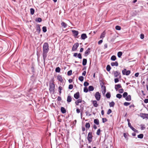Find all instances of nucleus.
Returning a JSON list of instances; mask_svg holds the SVG:
<instances>
[{"label":"nucleus","mask_w":148,"mask_h":148,"mask_svg":"<svg viewBox=\"0 0 148 148\" xmlns=\"http://www.w3.org/2000/svg\"><path fill=\"white\" fill-rule=\"evenodd\" d=\"M49 50V45L47 43H44L43 46V59L45 60L47 56V54Z\"/></svg>","instance_id":"f257e3e1"},{"label":"nucleus","mask_w":148,"mask_h":148,"mask_svg":"<svg viewBox=\"0 0 148 148\" xmlns=\"http://www.w3.org/2000/svg\"><path fill=\"white\" fill-rule=\"evenodd\" d=\"M92 133L91 132H89L87 138L89 143H90L92 141Z\"/></svg>","instance_id":"f03ea898"},{"label":"nucleus","mask_w":148,"mask_h":148,"mask_svg":"<svg viewBox=\"0 0 148 148\" xmlns=\"http://www.w3.org/2000/svg\"><path fill=\"white\" fill-rule=\"evenodd\" d=\"M55 86L53 84L50 85L49 90L51 93H53L54 91Z\"/></svg>","instance_id":"7ed1b4c3"},{"label":"nucleus","mask_w":148,"mask_h":148,"mask_svg":"<svg viewBox=\"0 0 148 148\" xmlns=\"http://www.w3.org/2000/svg\"><path fill=\"white\" fill-rule=\"evenodd\" d=\"M122 73L123 75H127L130 74V71H127L126 69H124L122 71Z\"/></svg>","instance_id":"20e7f679"},{"label":"nucleus","mask_w":148,"mask_h":148,"mask_svg":"<svg viewBox=\"0 0 148 148\" xmlns=\"http://www.w3.org/2000/svg\"><path fill=\"white\" fill-rule=\"evenodd\" d=\"M101 95L99 92H97L95 95V97L97 101H99L100 99Z\"/></svg>","instance_id":"39448f33"},{"label":"nucleus","mask_w":148,"mask_h":148,"mask_svg":"<svg viewBox=\"0 0 148 148\" xmlns=\"http://www.w3.org/2000/svg\"><path fill=\"white\" fill-rule=\"evenodd\" d=\"M79 46V44L78 43H76L73 46L72 50L73 51H75L76 50L77 48Z\"/></svg>","instance_id":"423d86ee"},{"label":"nucleus","mask_w":148,"mask_h":148,"mask_svg":"<svg viewBox=\"0 0 148 148\" xmlns=\"http://www.w3.org/2000/svg\"><path fill=\"white\" fill-rule=\"evenodd\" d=\"M140 116L143 119L147 118L148 119V114H146L141 113Z\"/></svg>","instance_id":"0eeeda50"},{"label":"nucleus","mask_w":148,"mask_h":148,"mask_svg":"<svg viewBox=\"0 0 148 148\" xmlns=\"http://www.w3.org/2000/svg\"><path fill=\"white\" fill-rule=\"evenodd\" d=\"M122 87L120 84L116 85L115 86V88L117 91L119 88H121Z\"/></svg>","instance_id":"6e6552de"},{"label":"nucleus","mask_w":148,"mask_h":148,"mask_svg":"<svg viewBox=\"0 0 148 148\" xmlns=\"http://www.w3.org/2000/svg\"><path fill=\"white\" fill-rule=\"evenodd\" d=\"M72 32L75 37H76L78 34V32L75 30H72Z\"/></svg>","instance_id":"1a4fd4ad"},{"label":"nucleus","mask_w":148,"mask_h":148,"mask_svg":"<svg viewBox=\"0 0 148 148\" xmlns=\"http://www.w3.org/2000/svg\"><path fill=\"white\" fill-rule=\"evenodd\" d=\"M79 92H77L75 93L74 95V97L76 99H78L79 98Z\"/></svg>","instance_id":"9d476101"},{"label":"nucleus","mask_w":148,"mask_h":148,"mask_svg":"<svg viewBox=\"0 0 148 148\" xmlns=\"http://www.w3.org/2000/svg\"><path fill=\"white\" fill-rule=\"evenodd\" d=\"M81 38L82 39L84 40L87 38V36L85 34H83L81 36Z\"/></svg>","instance_id":"9b49d317"},{"label":"nucleus","mask_w":148,"mask_h":148,"mask_svg":"<svg viewBox=\"0 0 148 148\" xmlns=\"http://www.w3.org/2000/svg\"><path fill=\"white\" fill-rule=\"evenodd\" d=\"M114 74L115 77H117L120 74V73L117 71H115L114 72Z\"/></svg>","instance_id":"f8f14e48"},{"label":"nucleus","mask_w":148,"mask_h":148,"mask_svg":"<svg viewBox=\"0 0 148 148\" xmlns=\"http://www.w3.org/2000/svg\"><path fill=\"white\" fill-rule=\"evenodd\" d=\"M92 101V103L93 105V106L94 107H97L98 106V104L97 103V101H95V100L93 101Z\"/></svg>","instance_id":"ddd939ff"},{"label":"nucleus","mask_w":148,"mask_h":148,"mask_svg":"<svg viewBox=\"0 0 148 148\" xmlns=\"http://www.w3.org/2000/svg\"><path fill=\"white\" fill-rule=\"evenodd\" d=\"M90 50V48H88V49L85 52V56H87L89 53Z\"/></svg>","instance_id":"4468645a"},{"label":"nucleus","mask_w":148,"mask_h":148,"mask_svg":"<svg viewBox=\"0 0 148 148\" xmlns=\"http://www.w3.org/2000/svg\"><path fill=\"white\" fill-rule=\"evenodd\" d=\"M57 79L61 82H62L63 80L62 77L61 75H59L57 76Z\"/></svg>","instance_id":"2eb2a0df"},{"label":"nucleus","mask_w":148,"mask_h":148,"mask_svg":"<svg viewBox=\"0 0 148 148\" xmlns=\"http://www.w3.org/2000/svg\"><path fill=\"white\" fill-rule=\"evenodd\" d=\"M111 64L112 66H117L118 65V63L117 62H112Z\"/></svg>","instance_id":"dca6fc26"},{"label":"nucleus","mask_w":148,"mask_h":148,"mask_svg":"<svg viewBox=\"0 0 148 148\" xmlns=\"http://www.w3.org/2000/svg\"><path fill=\"white\" fill-rule=\"evenodd\" d=\"M61 25L64 28L66 27L67 26V25L64 22L61 23Z\"/></svg>","instance_id":"f3484780"},{"label":"nucleus","mask_w":148,"mask_h":148,"mask_svg":"<svg viewBox=\"0 0 148 148\" xmlns=\"http://www.w3.org/2000/svg\"><path fill=\"white\" fill-rule=\"evenodd\" d=\"M125 99L127 101H130L131 100V97L130 95L127 96L125 98Z\"/></svg>","instance_id":"a211bd4d"},{"label":"nucleus","mask_w":148,"mask_h":148,"mask_svg":"<svg viewBox=\"0 0 148 148\" xmlns=\"http://www.w3.org/2000/svg\"><path fill=\"white\" fill-rule=\"evenodd\" d=\"M87 63V60L85 59H84L82 62V64L83 66L86 65Z\"/></svg>","instance_id":"6ab92c4d"},{"label":"nucleus","mask_w":148,"mask_h":148,"mask_svg":"<svg viewBox=\"0 0 148 148\" xmlns=\"http://www.w3.org/2000/svg\"><path fill=\"white\" fill-rule=\"evenodd\" d=\"M71 97L70 96H68L67 97V101L68 102H70L71 101Z\"/></svg>","instance_id":"aec40b11"},{"label":"nucleus","mask_w":148,"mask_h":148,"mask_svg":"<svg viewBox=\"0 0 148 148\" xmlns=\"http://www.w3.org/2000/svg\"><path fill=\"white\" fill-rule=\"evenodd\" d=\"M82 100L81 99H79L75 101V103L76 105H79V103H81L82 102Z\"/></svg>","instance_id":"412c9836"},{"label":"nucleus","mask_w":148,"mask_h":148,"mask_svg":"<svg viewBox=\"0 0 148 148\" xmlns=\"http://www.w3.org/2000/svg\"><path fill=\"white\" fill-rule=\"evenodd\" d=\"M106 33L105 32H103L101 34L100 36V38H103L105 36Z\"/></svg>","instance_id":"4be33fe9"},{"label":"nucleus","mask_w":148,"mask_h":148,"mask_svg":"<svg viewBox=\"0 0 148 148\" xmlns=\"http://www.w3.org/2000/svg\"><path fill=\"white\" fill-rule=\"evenodd\" d=\"M61 111L62 113H64L66 112L65 109L64 108L62 107L61 108Z\"/></svg>","instance_id":"5701e85b"},{"label":"nucleus","mask_w":148,"mask_h":148,"mask_svg":"<svg viewBox=\"0 0 148 148\" xmlns=\"http://www.w3.org/2000/svg\"><path fill=\"white\" fill-rule=\"evenodd\" d=\"M94 123L97 125L99 124V121L98 119H95L94 120Z\"/></svg>","instance_id":"b1692460"},{"label":"nucleus","mask_w":148,"mask_h":148,"mask_svg":"<svg viewBox=\"0 0 148 148\" xmlns=\"http://www.w3.org/2000/svg\"><path fill=\"white\" fill-rule=\"evenodd\" d=\"M88 89L89 91H92L94 90V88L92 86H89L88 87Z\"/></svg>","instance_id":"393cba45"},{"label":"nucleus","mask_w":148,"mask_h":148,"mask_svg":"<svg viewBox=\"0 0 148 148\" xmlns=\"http://www.w3.org/2000/svg\"><path fill=\"white\" fill-rule=\"evenodd\" d=\"M116 59V58L115 56H112L111 58V60L113 61L115 60Z\"/></svg>","instance_id":"a878e982"},{"label":"nucleus","mask_w":148,"mask_h":148,"mask_svg":"<svg viewBox=\"0 0 148 148\" xmlns=\"http://www.w3.org/2000/svg\"><path fill=\"white\" fill-rule=\"evenodd\" d=\"M114 105V102H110L109 103V106L110 107H113Z\"/></svg>","instance_id":"bb28decb"},{"label":"nucleus","mask_w":148,"mask_h":148,"mask_svg":"<svg viewBox=\"0 0 148 148\" xmlns=\"http://www.w3.org/2000/svg\"><path fill=\"white\" fill-rule=\"evenodd\" d=\"M111 69V67L109 65H108L106 67V70L108 71H109Z\"/></svg>","instance_id":"cd10ccee"},{"label":"nucleus","mask_w":148,"mask_h":148,"mask_svg":"<svg viewBox=\"0 0 148 148\" xmlns=\"http://www.w3.org/2000/svg\"><path fill=\"white\" fill-rule=\"evenodd\" d=\"M122 53L121 52H119L117 53V55L119 57H121V56L122 55Z\"/></svg>","instance_id":"c85d7f7f"},{"label":"nucleus","mask_w":148,"mask_h":148,"mask_svg":"<svg viewBox=\"0 0 148 148\" xmlns=\"http://www.w3.org/2000/svg\"><path fill=\"white\" fill-rule=\"evenodd\" d=\"M130 128L134 132H138V131L134 128L132 126L130 127Z\"/></svg>","instance_id":"c756f323"},{"label":"nucleus","mask_w":148,"mask_h":148,"mask_svg":"<svg viewBox=\"0 0 148 148\" xmlns=\"http://www.w3.org/2000/svg\"><path fill=\"white\" fill-rule=\"evenodd\" d=\"M116 97L119 99H120L122 97V95L120 94H118L116 95Z\"/></svg>","instance_id":"7c9ffc66"},{"label":"nucleus","mask_w":148,"mask_h":148,"mask_svg":"<svg viewBox=\"0 0 148 148\" xmlns=\"http://www.w3.org/2000/svg\"><path fill=\"white\" fill-rule=\"evenodd\" d=\"M30 10L31 14L32 15L33 14L34 12V10L33 8H31Z\"/></svg>","instance_id":"2f4dec72"},{"label":"nucleus","mask_w":148,"mask_h":148,"mask_svg":"<svg viewBox=\"0 0 148 148\" xmlns=\"http://www.w3.org/2000/svg\"><path fill=\"white\" fill-rule=\"evenodd\" d=\"M60 69L59 67H57L56 69V71L57 72L59 73L60 72Z\"/></svg>","instance_id":"473e14b6"},{"label":"nucleus","mask_w":148,"mask_h":148,"mask_svg":"<svg viewBox=\"0 0 148 148\" xmlns=\"http://www.w3.org/2000/svg\"><path fill=\"white\" fill-rule=\"evenodd\" d=\"M85 127L86 128H89L90 127V124L89 123H86L85 125Z\"/></svg>","instance_id":"72a5a7b5"},{"label":"nucleus","mask_w":148,"mask_h":148,"mask_svg":"<svg viewBox=\"0 0 148 148\" xmlns=\"http://www.w3.org/2000/svg\"><path fill=\"white\" fill-rule=\"evenodd\" d=\"M143 135L142 134H140L138 136V137L139 138H143Z\"/></svg>","instance_id":"f704fd0d"},{"label":"nucleus","mask_w":148,"mask_h":148,"mask_svg":"<svg viewBox=\"0 0 148 148\" xmlns=\"http://www.w3.org/2000/svg\"><path fill=\"white\" fill-rule=\"evenodd\" d=\"M79 79L82 82L84 79V77L83 76H80L79 77Z\"/></svg>","instance_id":"c9c22d12"},{"label":"nucleus","mask_w":148,"mask_h":148,"mask_svg":"<svg viewBox=\"0 0 148 148\" xmlns=\"http://www.w3.org/2000/svg\"><path fill=\"white\" fill-rule=\"evenodd\" d=\"M36 21L37 22H40L41 21L42 19L41 18H38L36 19Z\"/></svg>","instance_id":"e433bc0d"},{"label":"nucleus","mask_w":148,"mask_h":148,"mask_svg":"<svg viewBox=\"0 0 148 148\" xmlns=\"http://www.w3.org/2000/svg\"><path fill=\"white\" fill-rule=\"evenodd\" d=\"M115 28L116 30H120L121 29V27L120 26L118 25H117L116 26Z\"/></svg>","instance_id":"4c0bfd02"},{"label":"nucleus","mask_w":148,"mask_h":148,"mask_svg":"<svg viewBox=\"0 0 148 148\" xmlns=\"http://www.w3.org/2000/svg\"><path fill=\"white\" fill-rule=\"evenodd\" d=\"M141 126V130H143L145 129V125H140Z\"/></svg>","instance_id":"58836bf2"},{"label":"nucleus","mask_w":148,"mask_h":148,"mask_svg":"<svg viewBox=\"0 0 148 148\" xmlns=\"http://www.w3.org/2000/svg\"><path fill=\"white\" fill-rule=\"evenodd\" d=\"M42 30L44 32H45L47 31V28L46 27H42Z\"/></svg>","instance_id":"ea45409f"},{"label":"nucleus","mask_w":148,"mask_h":148,"mask_svg":"<svg viewBox=\"0 0 148 148\" xmlns=\"http://www.w3.org/2000/svg\"><path fill=\"white\" fill-rule=\"evenodd\" d=\"M106 97L108 98H109L110 97V93H107L106 95Z\"/></svg>","instance_id":"a19ab883"},{"label":"nucleus","mask_w":148,"mask_h":148,"mask_svg":"<svg viewBox=\"0 0 148 148\" xmlns=\"http://www.w3.org/2000/svg\"><path fill=\"white\" fill-rule=\"evenodd\" d=\"M130 103L127 102H125L124 103V105L125 106H127L128 105H130Z\"/></svg>","instance_id":"79ce46f5"},{"label":"nucleus","mask_w":148,"mask_h":148,"mask_svg":"<svg viewBox=\"0 0 148 148\" xmlns=\"http://www.w3.org/2000/svg\"><path fill=\"white\" fill-rule=\"evenodd\" d=\"M127 96V92H125L123 94V96L124 97H125Z\"/></svg>","instance_id":"37998d69"},{"label":"nucleus","mask_w":148,"mask_h":148,"mask_svg":"<svg viewBox=\"0 0 148 148\" xmlns=\"http://www.w3.org/2000/svg\"><path fill=\"white\" fill-rule=\"evenodd\" d=\"M72 71L71 70L68 71L67 72V74L68 75H71L72 74Z\"/></svg>","instance_id":"c03bdc74"},{"label":"nucleus","mask_w":148,"mask_h":148,"mask_svg":"<svg viewBox=\"0 0 148 148\" xmlns=\"http://www.w3.org/2000/svg\"><path fill=\"white\" fill-rule=\"evenodd\" d=\"M89 85V83L87 82H85L84 83V85L85 86H88Z\"/></svg>","instance_id":"a18cd8bd"},{"label":"nucleus","mask_w":148,"mask_h":148,"mask_svg":"<svg viewBox=\"0 0 148 148\" xmlns=\"http://www.w3.org/2000/svg\"><path fill=\"white\" fill-rule=\"evenodd\" d=\"M84 92H88V89L87 88L85 87L84 89Z\"/></svg>","instance_id":"49530a36"},{"label":"nucleus","mask_w":148,"mask_h":148,"mask_svg":"<svg viewBox=\"0 0 148 148\" xmlns=\"http://www.w3.org/2000/svg\"><path fill=\"white\" fill-rule=\"evenodd\" d=\"M100 131H101L100 129H99L98 130H97L96 133L98 135H99Z\"/></svg>","instance_id":"de8ad7c7"},{"label":"nucleus","mask_w":148,"mask_h":148,"mask_svg":"<svg viewBox=\"0 0 148 148\" xmlns=\"http://www.w3.org/2000/svg\"><path fill=\"white\" fill-rule=\"evenodd\" d=\"M119 93H122L123 92V89H121L119 90Z\"/></svg>","instance_id":"09e8293b"},{"label":"nucleus","mask_w":148,"mask_h":148,"mask_svg":"<svg viewBox=\"0 0 148 148\" xmlns=\"http://www.w3.org/2000/svg\"><path fill=\"white\" fill-rule=\"evenodd\" d=\"M107 121V119L106 118H102V122L103 123H104V122H106Z\"/></svg>","instance_id":"8fccbe9b"},{"label":"nucleus","mask_w":148,"mask_h":148,"mask_svg":"<svg viewBox=\"0 0 148 148\" xmlns=\"http://www.w3.org/2000/svg\"><path fill=\"white\" fill-rule=\"evenodd\" d=\"M73 86L72 84H70L69 86V89H72L73 88Z\"/></svg>","instance_id":"3c124183"},{"label":"nucleus","mask_w":148,"mask_h":148,"mask_svg":"<svg viewBox=\"0 0 148 148\" xmlns=\"http://www.w3.org/2000/svg\"><path fill=\"white\" fill-rule=\"evenodd\" d=\"M77 57L79 59H82V57L80 53H79L77 55Z\"/></svg>","instance_id":"603ef678"},{"label":"nucleus","mask_w":148,"mask_h":148,"mask_svg":"<svg viewBox=\"0 0 148 148\" xmlns=\"http://www.w3.org/2000/svg\"><path fill=\"white\" fill-rule=\"evenodd\" d=\"M112 112L111 110L110 109H109L108 110L107 114H110Z\"/></svg>","instance_id":"864d4df0"},{"label":"nucleus","mask_w":148,"mask_h":148,"mask_svg":"<svg viewBox=\"0 0 148 148\" xmlns=\"http://www.w3.org/2000/svg\"><path fill=\"white\" fill-rule=\"evenodd\" d=\"M62 89V88L61 86H59V90L60 94L61 93V90Z\"/></svg>","instance_id":"5fc2aeb1"},{"label":"nucleus","mask_w":148,"mask_h":148,"mask_svg":"<svg viewBox=\"0 0 148 148\" xmlns=\"http://www.w3.org/2000/svg\"><path fill=\"white\" fill-rule=\"evenodd\" d=\"M119 81V80L118 78H116L114 79V82L115 83L118 82Z\"/></svg>","instance_id":"6e6d98bb"},{"label":"nucleus","mask_w":148,"mask_h":148,"mask_svg":"<svg viewBox=\"0 0 148 148\" xmlns=\"http://www.w3.org/2000/svg\"><path fill=\"white\" fill-rule=\"evenodd\" d=\"M144 35L143 34H141L140 35V38L141 39H143L144 38Z\"/></svg>","instance_id":"4d7b16f0"},{"label":"nucleus","mask_w":148,"mask_h":148,"mask_svg":"<svg viewBox=\"0 0 148 148\" xmlns=\"http://www.w3.org/2000/svg\"><path fill=\"white\" fill-rule=\"evenodd\" d=\"M144 102L145 103H148V99H146L144 100Z\"/></svg>","instance_id":"13d9d810"},{"label":"nucleus","mask_w":148,"mask_h":148,"mask_svg":"<svg viewBox=\"0 0 148 148\" xmlns=\"http://www.w3.org/2000/svg\"><path fill=\"white\" fill-rule=\"evenodd\" d=\"M103 42V40H99L98 42V44H101Z\"/></svg>","instance_id":"bf43d9fd"},{"label":"nucleus","mask_w":148,"mask_h":148,"mask_svg":"<svg viewBox=\"0 0 148 148\" xmlns=\"http://www.w3.org/2000/svg\"><path fill=\"white\" fill-rule=\"evenodd\" d=\"M76 112L77 113H79L80 112L79 109H77L76 110Z\"/></svg>","instance_id":"052dcab7"},{"label":"nucleus","mask_w":148,"mask_h":148,"mask_svg":"<svg viewBox=\"0 0 148 148\" xmlns=\"http://www.w3.org/2000/svg\"><path fill=\"white\" fill-rule=\"evenodd\" d=\"M104 49H106V48H107V47H108V45H107V44H105L104 45Z\"/></svg>","instance_id":"680f3d73"},{"label":"nucleus","mask_w":148,"mask_h":148,"mask_svg":"<svg viewBox=\"0 0 148 148\" xmlns=\"http://www.w3.org/2000/svg\"><path fill=\"white\" fill-rule=\"evenodd\" d=\"M86 71H84L82 73V75H83L85 76L86 74Z\"/></svg>","instance_id":"e2e57ef3"},{"label":"nucleus","mask_w":148,"mask_h":148,"mask_svg":"<svg viewBox=\"0 0 148 148\" xmlns=\"http://www.w3.org/2000/svg\"><path fill=\"white\" fill-rule=\"evenodd\" d=\"M139 75V73H136L135 74V76L136 77H137Z\"/></svg>","instance_id":"0e129e2a"},{"label":"nucleus","mask_w":148,"mask_h":148,"mask_svg":"<svg viewBox=\"0 0 148 148\" xmlns=\"http://www.w3.org/2000/svg\"><path fill=\"white\" fill-rule=\"evenodd\" d=\"M77 53H75L74 54V55H73V56H74V57H76L77 56Z\"/></svg>","instance_id":"69168bd1"},{"label":"nucleus","mask_w":148,"mask_h":148,"mask_svg":"<svg viewBox=\"0 0 148 148\" xmlns=\"http://www.w3.org/2000/svg\"><path fill=\"white\" fill-rule=\"evenodd\" d=\"M124 136L125 138H126L127 137V135L125 133H124Z\"/></svg>","instance_id":"338daca9"},{"label":"nucleus","mask_w":148,"mask_h":148,"mask_svg":"<svg viewBox=\"0 0 148 148\" xmlns=\"http://www.w3.org/2000/svg\"><path fill=\"white\" fill-rule=\"evenodd\" d=\"M83 51V48H81L80 49V52H82Z\"/></svg>","instance_id":"774afa93"}]
</instances>
